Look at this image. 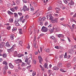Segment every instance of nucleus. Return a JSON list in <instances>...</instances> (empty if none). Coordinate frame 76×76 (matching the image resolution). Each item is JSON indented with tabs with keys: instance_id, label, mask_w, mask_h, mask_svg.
Returning <instances> with one entry per match:
<instances>
[{
	"instance_id": "obj_8",
	"label": "nucleus",
	"mask_w": 76,
	"mask_h": 76,
	"mask_svg": "<svg viewBox=\"0 0 76 76\" xmlns=\"http://www.w3.org/2000/svg\"><path fill=\"white\" fill-rule=\"evenodd\" d=\"M39 63H40V64H41V62L42 61V58L41 57V56H39Z\"/></svg>"
},
{
	"instance_id": "obj_58",
	"label": "nucleus",
	"mask_w": 76,
	"mask_h": 76,
	"mask_svg": "<svg viewBox=\"0 0 76 76\" xmlns=\"http://www.w3.org/2000/svg\"><path fill=\"white\" fill-rule=\"evenodd\" d=\"M55 48H56V49H59V47H58V46H55Z\"/></svg>"
},
{
	"instance_id": "obj_45",
	"label": "nucleus",
	"mask_w": 76,
	"mask_h": 76,
	"mask_svg": "<svg viewBox=\"0 0 76 76\" xmlns=\"http://www.w3.org/2000/svg\"><path fill=\"white\" fill-rule=\"evenodd\" d=\"M48 25V22L46 21L45 23V26H47Z\"/></svg>"
},
{
	"instance_id": "obj_38",
	"label": "nucleus",
	"mask_w": 76,
	"mask_h": 76,
	"mask_svg": "<svg viewBox=\"0 0 76 76\" xmlns=\"http://www.w3.org/2000/svg\"><path fill=\"white\" fill-rule=\"evenodd\" d=\"M19 44L20 45H21V46H22V41H19Z\"/></svg>"
},
{
	"instance_id": "obj_4",
	"label": "nucleus",
	"mask_w": 76,
	"mask_h": 76,
	"mask_svg": "<svg viewBox=\"0 0 76 76\" xmlns=\"http://www.w3.org/2000/svg\"><path fill=\"white\" fill-rule=\"evenodd\" d=\"M58 19L57 18H56L52 21V22L53 23H57V22H58Z\"/></svg>"
},
{
	"instance_id": "obj_9",
	"label": "nucleus",
	"mask_w": 76,
	"mask_h": 76,
	"mask_svg": "<svg viewBox=\"0 0 76 76\" xmlns=\"http://www.w3.org/2000/svg\"><path fill=\"white\" fill-rule=\"evenodd\" d=\"M58 66L59 67H62V66H63V65L62 64V63H58Z\"/></svg>"
},
{
	"instance_id": "obj_46",
	"label": "nucleus",
	"mask_w": 76,
	"mask_h": 76,
	"mask_svg": "<svg viewBox=\"0 0 76 76\" xmlns=\"http://www.w3.org/2000/svg\"><path fill=\"white\" fill-rule=\"evenodd\" d=\"M0 44L4 47V45H5V43L3 42L1 43Z\"/></svg>"
},
{
	"instance_id": "obj_61",
	"label": "nucleus",
	"mask_w": 76,
	"mask_h": 76,
	"mask_svg": "<svg viewBox=\"0 0 76 76\" xmlns=\"http://www.w3.org/2000/svg\"><path fill=\"white\" fill-rule=\"evenodd\" d=\"M23 18V15L20 18V20H22Z\"/></svg>"
},
{
	"instance_id": "obj_12",
	"label": "nucleus",
	"mask_w": 76,
	"mask_h": 76,
	"mask_svg": "<svg viewBox=\"0 0 76 76\" xmlns=\"http://www.w3.org/2000/svg\"><path fill=\"white\" fill-rule=\"evenodd\" d=\"M70 7H71V6L74 5V2L72 1H71L70 2Z\"/></svg>"
},
{
	"instance_id": "obj_2",
	"label": "nucleus",
	"mask_w": 76,
	"mask_h": 76,
	"mask_svg": "<svg viewBox=\"0 0 76 76\" xmlns=\"http://www.w3.org/2000/svg\"><path fill=\"white\" fill-rule=\"evenodd\" d=\"M23 9L24 12H26V11H29V8H27V7L25 5H24L23 7Z\"/></svg>"
},
{
	"instance_id": "obj_28",
	"label": "nucleus",
	"mask_w": 76,
	"mask_h": 76,
	"mask_svg": "<svg viewBox=\"0 0 76 76\" xmlns=\"http://www.w3.org/2000/svg\"><path fill=\"white\" fill-rule=\"evenodd\" d=\"M42 18L41 17L39 18V19L38 20V22L41 23V22H42Z\"/></svg>"
},
{
	"instance_id": "obj_37",
	"label": "nucleus",
	"mask_w": 76,
	"mask_h": 76,
	"mask_svg": "<svg viewBox=\"0 0 76 76\" xmlns=\"http://www.w3.org/2000/svg\"><path fill=\"white\" fill-rule=\"evenodd\" d=\"M46 18H45V17H43L42 18V21H44L45 20V19Z\"/></svg>"
},
{
	"instance_id": "obj_6",
	"label": "nucleus",
	"mask_w": 76,
	"mask_h": 76,
	"mask_svg": "<svg viewBox=\"0 0 76 76\" xmlns=\"http://www.w3.org/2000/svg\"><path fill=\"white\" fill-rule=\"evenodd\" d=\"M11 52H14V50H15V46L13 45L12 47L10 49Z\"/></svg>"
},
{
	"instance_id": "obj_5",
	"label": "nucleus",
	"mask_w": 76,
	"mask_h": 76,
	"mask_svg": "<svg viewBox=\"0 0 76 76\" xmlns=\"http://www.w3.org/2000/svg\"><path fill=\"white\" fill-rule=\"evenodd\" d=\"M33 45L35 48H38V46L37 45V42L36 41H34Z\"/></svg>"
},
{
	"instance_id": "obj_32",
	"label": "nucleus",
	"mask_w": 76,
	"mask_h": 76,
	"mask_svg": "<svg viewBox=\"0 0 76 76\" xmlns=\"http://www.w3.org/2000/svg\"><path fill=\"white\" fill-rule=\"evenodd\" d=\"M10 10H11L13 12H15V10L13 8H11L10 9Z\"/></svg>"
},
{
	"instance_id": "obj_22",
	"label": "nucleus",
	"mask_w": 76,
	"mask_h": 76,
	"mask_svg": "<svg viewBox=\"0 0 76 76\" xmlns=\"http://www.w3.org/2000/svg\"><path fill=\"white\" fill-rule=\"evenodd\" d=\"M3 58H6L7 57V54L6 53H4L2 55Z\"/></svg>"
},
{
	"instance_id": "obj_17",
	"label": "nucleus",
	"mask_w": 76,
	"mask_h": 76,
	"mask_svg": "<svg viewBox=\"0 0 76 76\" xmlns=\"http://www.w3.org/2000/svg\"><path fill=\"white\" fill-rule=\"evenodd\" d=\"M64 37V35L62 34H59L58 35V38H61V37Z\"/></svg>"
},
{
	"instance_id": "obj_16",
	"label": "nucleus",
	"mask_w": 76,
	"mask_h": 76,
	"mask_svg": "<svg viewBox=\"0 0 76 76\" xmlns=\"http://www.w3.org/2000/svg\"><path fill=\"white\" fill-rule=\"evenodd\" d=\"M59 68L57 66H54L53 67V69L55 70H58Z\"/></svg>"
},
{
	"instance_id": "obj_41",
	"label": "nucleus",
	"mask_w": 76,
	"mask_h": 76,
	"mask_svg": "<svg viewBox=\"0 0 76 76\" xmlns=\"http://www.w3.org/2000/svg\"><path fill=\"white\" fill-rule=\"evenodd\" d=\"M48 9V10H51L52 9V7H49Z\"/></svg>"
},
{
	"instance_id": "obj_13",
	"label": "nucleus",
	"mask_w": 76,
	"mask_h": 76,
	"mask_svg": "<svg viewBox=\"0 0 76 76\" xmlns=\"http://www.w3.org/2000/svg\"><path fill=\"white\" fill-rule=\"evenodd\" d=\"M45 51L46 52H47V53H49L50 51V50L49 48L45 49Z\"/></svg>"
},
{
	"instance_id": "obj_10",
	"label": "nucleus",
	"mask_w": 76,
	"mask_h": 76,
	"mask_svg": "<svg viewBox=\"0 0 76 76\" xmlns=\"http://www.w3.org/2000/svg\"><path fill=\"white\" fill-rule=\"evenodd\" d=\"M17 30V28L16 27H14L12 29V32H15V31H16Z\"/></svg>"
},
{
	"instance_id": "obj_48",
	"label": "nucleus",
	"mask_w": 76,
	"mask_h": 76,
	"mask_svg": "<svg viewBox=\"0 0 76 76\" xmlns=\"http://www.w3.org/2000/svg\"><path fill=\"white\" fill-rule=\"evenodd\" d=\"M55 10H56V11H60V8H56L55 9Z\"/></svg>"
},
{
	"instance_id": "obj_3",
	"label": "nucleus",
	"mask_w": 76,
	"mask_h": 76,
	"mask_svg": "<svg viewBox=\"0 0 76 76\" xmlns=\"http://www.w3.org/2000/svg\"><path fill=\"white\" fill-rule=\"evenodd\" d=\"M15 62L16 63V64H18V66H19V63H21L22 62V60L21 59H18L17 60H15Z\"/></svg>"
},
{
	"instance_id": "obj_43",
	"label": "nucleus",
	"mask_w": 76,
	"mask_h": 76,
	"mask_svg": "<svg viewBox=\"0 0 76 76\" xmlns=\"http://www.w3.org/2000/svg\"><path fill=\"white\" fill-rule=\"evenodd\" d=\"M15 5H16V3H15L14 1H12V6H15Z\"/></svg>"
},
{
	"instance_id": "obj_40",
	"label": "nucleus",
	"mask_w": 76,
	"mask_h": 76,
	"mask_svg": "<svg viewBox=\"0 0 76 76\" xmlns=\"http://www.w3.org/2000/svg\"><path fill=\"white\" fill-rule=\"evenodd\" d=\"M3 52V50H0V56H2V55L1 54V53H2Z\"/></svg>"
},
{
	"instance_id": "obj_19",
	"label": "nucleus",
	"mask_w": 76,
	"mask_h": 76,
	"mask_svg": "<svg viewBox=\"0 0 76 76\" xmlns=\"http://www.w3.org/2000/svg\"><path fill=\"white\" fill-rule=\"evenodd\" d=\"M6 46H7V47H10V45L9 44L8 42H7L6 43Z\"/></svg>"
},
{
	"instance_id": "obj_34",
	"label": "nucleus",
	"mask_w": 76,
	"mask_h": 76,
	"mask_svg": "<svg viewBox=\"0 0 76 76\" xmlns=\"http://www.w3.org/2000/svg\"><path fill=\"white\" fill-rule=\"evenodd\" d=\"M53 19H54V18L53 17H50L49 19L50 20H52H52H53Z\"/></svg>"
},
{
	"instance_id": "obj_60",
	"label": "nucleus",
	"mask_w": 76,
	"mask_h": 76,
	"mask_svg": "<svg viewBox=\"0 0 76 76\" xmlns=\"http://www.w3.org/2000/svg\"><path fill=\"white\" fill-rule=\"evenodd\" d=\"M34 53L35 55H37L38 54V52H35Z\"/></svg>"
},
{
	"instance_id": "obj_30",
	"label": "nucleus",
	"mask_w": 76,
	"mask_h": 76,
	"mask_svg": "<svg viewBox=\"0 0 76 76\" xmlns=\"http://www.w3.org/2000/svg\"><path fill=\"white\" fill-rule=\"evenodd\" d=\"M16 3L17 4H19L20 3V0H17Z\"/></svg>"
},
{
	"instance_id": "obj_52",
	"label": "nucleus",
	"mask_w": 76,
	"mask_h": 76,
	"mask_svg": "<svg viewBox=\"0 0 76 76\" xmlns=\"http://www.w3.org/2000/svg\"><path fill=\"white\" fill-rule=\"evenodd\" d=\"M25 18L26 19H28V18H29V16L28 15H26L25 16Z\"/></svg>"
},
{
	"instance_id": "obj_56",
	"label": "nucleus",
	"mask_w": 76,
	"mask_h": 76,
	"mask_svg": "<svg viewBox=\"0 0 76 76\" xmlns=\"http://www.w3.org/2000/svg\"><path fill=\"white\" fill-rule=\"evenodd\" d=\"M25 21H26L25 19H24L22 20V23H24V22H25Z\"/></svg>"
},
{
	"instance_id": "obj_29",
	"label": "nucleus",
	"mask_w": 76,
	"mask_h": 76,
	"mask_svg": "<svg viewBox=\"0 0 76 76\" xmlns=\"http://www.w3.org/2000/svg\"><path fill=\"white\" fill-rule=\"evenodd\" d=\"M3 64H4L5 65H6V66H7V63L5 61L3 62Z\"/></svg>"
},
{
	"instance_id": "obj_59",
	"label": "nucleus",
	"mask_w": 76,
	"mask_h": 76,
	"mask_svg": "<svg viewBox=\"0 0 76 76\" xmlns=\"http://www.w3.org/2000/svg\"><path fill=\"white\" fill-rule=\"evenodd\" d=\"M43 24H42V21H41L40 22V25H41V26H42L43 25Z\"/></svg>"
},
{
	"instance_id": "obj_21",
	"label": "nucleus",
	"mask_w": 76,
	"mask_h": 76,
	"mask_svg": "<svg viewBox=\"0 0 76 76\" xmlns=\"http://www.w3.org/2000/svg\"><path fill=\"white\" fill-rule=\"evenodd\" d=\"M9 22L10 23H12L13 22V18H10L9 20Z\"/></svg>"
},
{
	"instance_id": "obj_27",
	"label": "nucleus",
	"mask_w": 76,
	"mask_h": 76,
	"mask_svg": "<svg viewBox=\"0 0 76 76\" xmlns=\"http://www.w3.org/2000/svg\"><path fill=\"white\" fill-rule=\"evenodd\" d=\"M19 22V19H15V23H18Z\"/></svg>"
},
{
	"instance_id": "obj_63",
	"label": "nucleus",
	"mask_w": 76,
	"mask_h": 76,
	"mask_svg": "<svg viewBox=\"0 0 76 76\" xmlns=\"http://www.w3.org/2000/svg\"><path fill=\"white\" fill-rule=\"evenodd\" d=\"M73 61L75 62L76 61V58H74L73 59Z\"/></svg>"
},
{
	"instance_id": "obj_54",
	"label": "nucleus",
	"mask_w": 76,
	"mask_h": 76,
	"mask_svg": "<svg viewBox=\"0 0 76 76\" xmlns=\"http://www.w3.org/2000/svg\"><path fill=\"white\" fill-rule=\"evenodd\" d=\"M10 28H11V26H9L7 27V29H8V30H10Z\"/></svg>"
},
{
	"instance_id": "obj_33",
	"label": "nucleus",
	"mask_w": 76,
	"mask_h": 76,
	"mask_svg": "<svg viewBox=\"0 0 76 76\" xmlns=\"http://www.w3.org/2000/svg\"><path fill=\"white\" fill-rule=\"evenodd\" d=\"M33 62L34 64H36V63H37V61L36 60H33Z\"/></svg>"
},
{
	"instance_id": "obj_42",
	"label": "nucleus",
	"mask_w": 76,
	"mask_h": 76,
	"mask_svg": "<svg viewBox=\"0 0 76 76\" xmlns=\"http://www.w3.org/2000/svg\"><path fill=\"white\" fill-rule=\"evenodd\" d=\"M32 75L33 76H34L36 75V73L34 71L33 72Z\"/></svg>"
},
{
	"instance_id": "obj_31",
	"label": "nucleus",
	"mask_w": 76,
	"mask_h": 76,
	"mask_svg": "<svg viewBox=\"0 0 76 76\" xmlns=\"http://www.w3.org/2000/svg\"><path fill=\"white\" fill-rule=\"evenodd\" d=\"M19 33L20 34H22V29H20L19 30Z\"/></svg>"
},
{
	"instance_id": "obj_7",
	"label": "nucleus",
	"mask_w": 76,
	"mask_h": 76,
	"mask_svg": "<svg viewBox=\"0 0 76 76\" xmlns=\"http://www.w3.org/2000/svg\"><path fill=\"white\" fill-rule=\"evenodd\" d=\"M16 26H20V25H22V23H21V22L20 21L19 22V23H15Z\"/></svg>"
},
{
	"instance_id": "obj_18",
	"label": "nucleus",
	"mask_w": 76,
	"mask_h": 76,
	"mask_svg": "<svg viewBox=\"0 0 76 76\" xmlns=\"http://www.w3.org/2000/svg\"><path fill=\"white\" fill-rule=\"evenodd\" d=\"M14 17L15 18H18V14H17L16 13H14Z\"/></svg>"
},
{
	"instance_id": "obj_44",
	"label": "nucleus",
	"mask_w": 76,
	"mask_h": 76,
	"mask_svg": "<svg viewBox=\"0 0 76 76\" xmlns=\"http://www.w3.org/2000/svg\"><path fill=\"white\" fill-rule=\"evenodd\" d=\"M60 71L62 72H66V71H64V70L62 69H60Z\"/></svg>"
},
{
	"instance_id": "obj_36",
	"label": "nucleus",
	"mask_w": 76,
	"mask_h": 76,
	"mask_svg": "<svg viewBox=\"0 0 76 76\" xmlns=\"http://www.w3.org/2000/svg\"><path fill=\"white\" fill-rule=\"evenodd\" d=\"M31 11L32 12H33L34 10V8L33 7H31Z\"/></svg>"
},
{
	"instance_id": "obj_26",
	"label": "nucleus",
	"mask_w": 76,
	"mask_h": 76,
	"mask_svg": "<svg viewBox=\"0 0 76 76\" xmlns=\"http://www.w3.org/2000/svg\"><path fill=\"white\" fill-rule=\"evenodd\" d=\"M8 69V66L7 65H6V66H5L3 68V69H5V70H7V69Z\"/></svg>"
},
{
	"instance_id": "obj_55",
	"label": "nucleus",
	"mask_w": 76,
	"mask_h": 76,
	"mask_svg": "<svg viewBox=\"0 0 76 76\" xmlns=\"http://www.w3.org/2000/svg\"><path fill=\"white\" fill-rule=\"evenodd\" d=\"M10 5H11L10 4H7V6L8 7H10Z\"/></svg>"
},
{
	"instance_id": "obj_39",
	"label": "nucleus",
	"mask_w": 76,
	"mask_h": 76,
	"mask_svg": "<svg viewBox=\"0 0 76 76\" xmlns=\"http://www.w3.org/2000/svg\"><path fill=\"white\" fill-rule=\"evenodd\" d=\"M50 38H52L53 39H55V37L54 36H52L50 37Z\"/></svg>"
},
{
	"instance_id": "obj_20",
	"label": "nucleus",
	"mask_w": 76,
	"mask_h": 76,
	"mask_svg": "<svg viewBox=\"0 0 76 76\" xmlns=\"http://www.w3.org/2000/svg\"><path fill=\"white\" fill-rule=\"evenodd\" d=\"M14 34H11L10 36V39L12 40L14 39Z\"/></svg>"
},
{
	"instance_id": "obj_57",
	"label": "nucleus",
	"mask_w": 76,
	"mask_h": 76,
	"mask_svg": "<svg viewBox=\"0 0 76 76\" xmlns=\"http://www.w3.org/2000/svg\"><path fill=\"white\" fill-rule=\"evenodd\" d=\"M18 14L20 16H22V13L21 12H18Z\"/></svg>"
},
{
	"instance_id": "obj_62",
	"label": "nucleus",
	"mask_w": 76,
	"mask_h": 76,
	"mask_svg": "<svg viewBox=\"0 0 76 76\" xmlns=\"http://www.w3.org/2000/svg\"><path fill=\"white\" fill-rule=\"evenodd\" d=\"M3 47V46L0 44V48H2Z\"/></svg>"
},
{
	"instance_id": "obj_25",
	"label": "nucleus",
	"mask_w": 76,
	"mask_h": 76,
	"mask_svg": "<svg viewBox=\"0 0 76 76\" xmlns=\"http://www.w3.org/2000/svg\"><path fill=\"white\" fill-rule=\"evenodd\" d=\"M44 66H45V68L48 69V68L47 67V66H48V64H47L45 63Z\"/></svg>"
},
{
	"instance_id": "obj_49",
	"label": "nucleus",
	"mask_w": 76,
	"mask_h": 76,
	"mask_svg": "<svg viewBox=\"0 0 76 76\" xmlns=\"http://www.w3.org/2000/svg\"><path fill=\"white\" fill-rule=\"evenodd\" d=\"M13 8L15 9V10H17L18 9V7H13Z\"/></svg>"
},
{
	"instance_id": "obj_1",
	"label": "nucleus",
	"mask_w": 76,
	"mask_h": 76,
	"mask_svg": "<svg viewBox=\"0 0 76 76\" xmlns=\"http://www.w3.org/2000/svg\"><path fill=\"white\" fill-rule=\"evenodd\" d=\"M41 31L42 32H46L48 31V29L46 27L43 26L41 29Z\"/></svg>"
},
{
	"instance_id": "obj_50",
	"label": "nucleus",
	"mask_w": 76,
	"mask_h": 76,
	"mask_svg": "<svg viewBox=\"0 0 76 76\" xmlns=\"http://www.w3.org/2000/svg\"><path fill=\"white\" fill-rule=\"evenodd\" d=\"M21 66H25V64L24 63L22 62Z\"/></svg>"
},
{
	"instance_id": "obj_53",
	"label": "nucleus",
	"mask_w": 76,
	"mask_h": 76,
	"mask_svg": "<svg viewBox=\"0 0 76 76\" xmlns=\"http://www.w3.org/2000/svg\"><path fill=\"white\" fill-rule=\"evenodd\" d=\"M67 53H65V55L64 56V57L65 58H67Z\"/></svg>"
},
{
	"instance_id": "obj_14",
	"label": "nucleus",
	"mask_w": 76,
	"mask_h": 76,
	"mask_svg": "<svg viewBox=\"0 0 76 76\" xmlns=\"http://www.w3.org/2000/svg\"><path fill=\"white\" fill-rule=\"evenodd\" d=\"M17 56H18V52L17 51H15L14 53V56L17 57Z\"/></svg>"
},
{
	"instance_id": "obj_35",
	"label": "nucleus",
	"mask_w": 76,
	"mask_h": 76,
	"mask_svg": "<svg viewBox=\"0 0 76 76\" xmlns=\"http://www.w3.org/2000/svg\"><path fill=\"white\" fill-rule=\"evenodd\" d=\"M64 2V3H65L66 4H67L68 3V1H67L66 0H63Z\"/></svg>"
},
{
	"instance_id": "obj_11",
	"label": "nucleus",
	"mask_w": 76,
	"mask_h": 76,
	"mask_svg": "<svg viewBox=\"0 0 76 76\" xmlns=\"http://www.w3.org/2000/svg\"><path fill=\"white\" fill-rule=\"evenodd\" d=\"M9 66L11 69H13V68L14 67V66L12 65V64L11 63L9 64Z\"/></svg>"
},
{
	"instance_id": "obj_15",
	"label": "nucleus",
	"mask_w": 76,
	"mask_h": 76,
	"mask_svg": "<svg viewBox=\"0 0 76 76\" xmlns=\"http://www.w3.org/2000/svg\"><path fill=\"white\" fill-rule=\"evenodd\" d=\"M8 13V14L9 15H13V13L12 12H11L10 11L8 10L7 12Z\"/></svg>"
},
{
	"instance_id": "obj_24",
	"label": "nucleus",
	"mask_w": 76,
	"mask_h": 76,
	"mask_svg": "<svg viewBox=\"0 0 76 76\" xmlns=\"http://www.w3.org/2000/svg\"><path fill=\"white\" fill-rule=\"evenodd\" d=\"M3 72L4 75H6V70L3 69Z\"/></svg>"
},
{
	"instance_id": "obj_64",
	"label": "nucleus",
	"mask_w": 76,
	"mask_h": 76,
	"mask_svg": "<svg viewBox=\"0 0 76 76\" xmlns=\"http://www.w3.org/2000/svg\"><path fill=\"white\" fill-rule=\"evenodd\" d=\"M70 58V55H69L68 56H67V58H68V59Z\"/></svg>"
},
{
	"instance_id": "obj_47",
	"label": "nucleus",
	"mask_w": 76,
	"mask_h": 76,
	"mask_svg": "<svg viewBox=\"0 0 76 76\" xmlns=\"http://www.w3.org/2000/svg\"><path fill=\"white\" fill-rule=\"evenodd\" d=\"M31 60H29L27 62V64H28V65H29L30 64H29L30 63H31Z\"/></svg>"
},
{
	"instance_id": "obj_51",
	"label": "nucleus",
	"mask_w": 76,
	"mask_h": 76,
	"mask_svg": "<svg viewBox=\"0 0 76 76\" xmlns=\"http://www.w3.org/2000/svg\"><path fill=\"white\" fill-rule=\"evenodd\" d=\"M7 51L8 52V53H10V52H11L10 49H7Z\"/></svg>"
},
{
	"instance_id": "obj_23",
	"label": "nucleus",
	"mask_w": 76,
	"mask_h": 76,
	"mask_svg": "<svg viewBox=\"0 0 76 76\" xmlns=\"http://www.w3.org/2000/svg\"><path fill=\"white\" fill-rule=\"evenodd\" d=\"M23 56V55L22 54H19L18 55V57L20 58V57H22Z\"/></svg>"
}]
</instances>
